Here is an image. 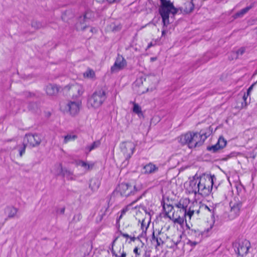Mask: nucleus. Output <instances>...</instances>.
<instances>
[{"label": "nucleus", "instance_id": "nucleus-1", "mask_svg": "<svg viewBox=\"0 0 257 257\" xmlns=\"http://www.w3.org/2000/svg\"><path fill=\"white\" fill-rule=\"evenodd\" d=\"M158 79L155 75H150L145 78L138 79L135 85L138 87L137 91L140 94L152 92L156 88Z\"/></svg>", "mask_w": 257, "mask_h": 257}, {"label": "nucleus", "instance_id": "nucleus-2", "mask_svg": "<svg viewBox=\"0 0 257 257\" xmlns=\"http://www.w3.org/2000/svg\"><path fill=\"white\" fill-rule=\"evenodd\" d=\"M206 139V136L199 133L189 132L181 135L178 141L181 144L187 145L190 148L201 146Z\"/></svg>", "mask_w": 257, "mask_h": 257}, {"label": "nucleus", "instance_id": "nucleus-3", "mask_svg": "<svg viewBox=\"0 0 257 257\" xmlns=\"http://www.w3.org/2000/svg\"><path fill=\"white\" fill-rule=\"evenodd\" d=\"M214 176L204 174L201 176L197 184L198 192L203 196H207L210 193L213 184Z\"/></svg>", "mask_w": 257, "mask_h": 257}, {"label": "nucleus", "instance_id": "nucleus-4", "mask_svg": "<svg viewBox=\"0 0 257 257\" xmlns=\"http://www.w3.org/2000/svg\"><path fill=\"white\" fill-rule=\"evenodd\" d=\"M161 6L160 8V13L162 18L164 25L167 26L169 24V14H176L178 12L177 9L175 8L173 3L170 1L160 0Z\"/></svg>", "mask_w": 257, "mask_h": 257}, {"label": "nucleus", "instance_id": "nucleus-5", "mask_svg": "<svg viewBox=\"0 0 257 257\" xmlns=\"http://www.w3.org/2000/svg\"><path fill=\"white\" fill-rule=\"evenodd\" d=\"M175 208L172 214V219L174 222L180 225L183 224L185 217H187L189 220H190L195 212V210L192 209L191 207H189L187 212L185 209H181L178 207H175ZM196 212L198 214L199 211L197 210Z\"/></svg>", "mask_w": 257, "mask_h": 257}, {"label": "nucleus", "instance_id": "nucleus-6", "mask_svg": "<svg viewBox=\"0 0 257 257\" xmlns=\"http://www.w3.org/2000/svg\"><path fill=\"white\" fill-rule=\"evenodd\" d=\"M104 90L99 89L95 91L88 99L87 107L91 109L99 108L105 100Z\"/></svg>", "mask_w": 257, "mask_h": 257}, {"label": "nucleus", "instance_id": "nucleus-7", "mask_svg": "<svg viewBox=\"0 0 257 257\" xmlns=\"http://www.w3.org/2000/svg\"><path fill=\"white\" fill-rule=\"evenodd\" d=\"M81 106V101L79 99L69 100L61 105V109L64 112L74 116L79 112Z\"/></svg>", "mask_w": 257, "mask_h": 257}, {"label": "nucleus", "instance_id": "nucleus-8", "mask_svg": "<svg viewBox=\"0 0 257 257\" xmlns=\"http://www.w3.org/2000/svg\"><path fill=\"white\" fill-rule=\"evenodd\" d=\"M135 148V144L132 142H125L120 145V149L126 159L131 158Z\"/></svg>", "mask_w": 257, "mask_h": 257}, {"label": "nucleus", "instance_id": "nucleus-9", "mask_svg": "<svg viewBox=\"0 0 257 257\" xmlns=\"http://www.w3.org/2000/svg\"><path fill=\"white\" fill-rule=\"evenodd\" d=\"M136 186H132L126 183L119 185L117 190L121 196H128L138 191Z\"/></svg>", "mask_w": 257, "mask_h": 257}, {"label": "nucleus", "instance_id": "nucleus-10", "mask_svg": "<svg viewBox=\"0 0 257 257\" xmlns=\"http://www.w3.org/2000/svg\"><path fill=\"white\" fill-rule=\"evenodd\" d=\"M65 88L69 91L70 95L75 97L81 96L84 92L83 87L78 84L66 86Z\"/></svg>", "mask_w": 257, "mask_h": 257}, {"label": "nucleus", "instance_id": "nucleus-11", "mask_svg": "<svg viewBox=\"0 0 257 257\" xmlns=\"http://www.w3.org/2000/svg\"><path fill=\"white\" fill-rule=\"evenodd\" d=\"M93 14L91 12H87L83 16L80 17L76 24L75 27L77 31H83L86 28V20L91 18Z\"/></svg>", "mask_w": 257, "mask_h": 257}, {"label": "nucleus", "instance_id": "nucleus-12", "mask_svg": "<svg viewBox=\"0 0 257 257\" xmlns=\"http://www.w3.org/2000/svg\"><path fill=\"white\" fill-rule=\"evenodd\" d=\"M242 205V203L239 200H234L231 201L230 202V206L231 208L230 216L233 218L239 214L240 208Z\"/></svg>", "mask_w": 257, "mask_h": 257}, {"label": "nucleus", "instance_id": "nucleus-13", "mask_svg": "<svg viewBox=\"0 0 257 257\" xmlns=\"http://www.w3.org/2000/svg\"><path fill=\"white\" fill-rule=\"evenodd\" d=\"M126 66V62L122 56L118 55L116 58L114 65L111 67V70L115 73L123 69Z\"/></svg>", "mask_w": 257, "mask_h": 257}, {"label": "nucleus", "instance_id": "nucleus-14", "mask_svg": "<svg viewBox=\"0 0 257 257\" xmlns=\"http://www.w3.org/2000/svg\"><path fill=\"white\" fill-rule=\"evenodd\" d=\"M41 142L40 137L38 135L28 134L24 138V142H27L31 146L39 145Z\"/></svg>", "mask_w": 257, "mask_h": 257}, {"label": "nucleus", "instance_id": "nucleus-15", "mask_svg": "<svg viewBox=\"0 0 257 257\" xmlns=\"http://www.w3.org/2000/svg\"><path fill=\"white\" fill-rule=\"evenodd\" d=\"M53 173L56 176H67L70 174V172L66 168H63L62 164H56L53 169Z\"/></svg>", "mask_w": 257, "mask_h": 257}, {"label": "nucleus", "instance_id": "nucleus-16", "mask_svg": "<svg viewBox=\"0 0 257 257\" xmlns=\"http://www.w3.org/2000/svg\"><path fill=\"white\" fill-rule=\"evenodd\" d=\"M227 142L222 137H220L218 139L217 144L210 147H208L207 149L212 152H216V151L223 149L226 145Z\"/></svg>", "mask_w": 257, "mask_h": 257}, {"label": "nucleus", "instance_id": "nucleus-17", "mask_svg": "<svg viewBox=\"0 0 257 257\" xmlns=\"http://www.w3.org/2000/svg\"><path fill=\"white\" fill-rule=\"evenodd\" d=\"M249 247V242L245 240L238 244L237 247V253L240 256H244L248 252Z\"/></svg>", "mask_w": 257, "mask_h": 257}, {"label": "nucleus", "instance_id": "nucleus-18", "mask_svg": "<svg viewBox=\"0 0 257 257\" xmlns=\"http://www.w3.org/2000/svg\"><path fill=\"white\" fill-rule=\"evenodd\" d=\"M18 209L13 206H9L5 208V213L7 215L6 220L9 219L14 218L17 216Z\"/></svg>", "mask_w": 257, "mask_h": 257}, {"label": "nucleus", "instance_id": "nucleus-19", "mask_svg": "<svg viewBox=\"0 0 257 257\" xmlns=\"http://www.w3.org/2000/svg\"><path fill=\"white\" fill-rule=\"evenodd\" d=\"M194 9V4L192 2H186L178 10H180L183 14H189L191 13Z\"/></svg>", "mask_w": 257, "mask_h": 257}, {"label": "nucleus", "instance_id": "nucleus-20", "mask_svg": "<svg viewBox=\"0 0 257 257\" xmlns=\"http://www.w3.org/2000/svg\"><path fill=\"white\" fill-rule=\"evenodd\" d=\"M58 91L59 88L56 85L49 84L46 87V92L49 95H55L58 93Z\"/></svg>", "mask_w": 257, "mask_h": 257}, {"label": "nucleus", "instance_id": "nucleus-21", "mask_svg": "<svg viewBox=\"0 0 257 257\" xmlns=\"http://www.w3.org/2000/svg\"><path fill=\"white\" fill-rule=\"evenodd\" d=\"M77 165L78 167L80 168L82 170L86 172L91 169H92L93 167V164L88 163L87 162L79 161L77 163Z\"/></svg>", "mask_w": 257, "mask_h": 257}, {"label": "nucleus", "instance_id": "nucleus-22", "mask_svg": "<svg viewBox=\"0 0 257 257\" xmlns=\"http://www.w3.org/2000/svg\"><path fill=\"white\" fill-rule=\"evenodd\" d=\"M158 168L152 163H149L144 167V173L152 174L158 171Z\"/></svg>", "mask_w": 257, "mask_h": 257}, {"label": "nucleus", "instance_id": "nucleus-23", "mask_svg": "<svg viewBox=\"0 0 257 257\" xmlns=\"http://www.w3.org/2000/svg\"><path fill=\"white\" fill-rule=\"evenodd\" d=\"M189 204L190 200L188 198H182L178 203L175 204V206L178 207L181 209H185L187 211V208Z\"/></svg>", "mask_w": 257, "mask_h": 257}, {"label": "nucleus", "instance_id": "nucleus-24", "mask_svg": "<svg viewBox=\"0 0 257 257\" xmlns=\"http://www.w3.org/2000/svg\"><path fill=\"white\" fill-rule=\"evenodd\" d=\"M214 221L213 219H211L209 221H207L203 224L204 229L201 231L202 233H208L213 227Z\"/></svg>", "mask_w": 257, "mask_h": 257}, {"label": "nucleus", "instance_id": "nucleus-25", "mask_svg": "<svg viewBox=\"0 0 257 257\" xmlns=\"http://www.w3.org/2000/svg\"><path fill=\"white\" fill-rule=\"evenodd\" d=\"M133 105L132 111L137 114L139 116L143 115L142 108L140 105L135 102H131Z\"/></svg>", "mask_w": 257, "mask_h": 257}, {"label": "nucleus", "instance_id": "nucleus-26", "mask_svg": "<svg viewBox=\"0 0 257 257\" xmlns=\"http://www.w3.org/2000/svg\"><path fill=\"white\" fill-rule=\"evenodd\" d=\"M83 75L84 78L86 79H94L95 78V73L92 69H87L83 73Z\"/></svg>", "mask_w": 257, "mask_h": 257}, {"label": "nucleus", "instance_id": "nucleus-27", "mask_svg": "<svg viewBox=\"0 0 257 257\" xmlns=\"http://www.w3.org/2000/svg\"><path fill=\"white\" fill-rule=\"evenodd\" d=\"M100 181L98 179H92L90 183V187L91 189L95 191L97 190L100 186Z\"/></svg>", "mask_w": 257, "mask_h": 257}, {"label": "nucleus", "instance_id": "nucleus-28", "mask_svg": "<svg viewBox=\"0 0 257 257\" xmlns=\"http://www.w3.org/2000/svg\"><path fill=\"white\" fill-rule=\"evenodd\" d=\"M250 9H251L250 7H246V8L242 9L241 10H240V11H239L238 12H237V13L235 14V15L234 16V18L235 19H236V18H238L242 17Z\"/></svg>", "mask_w": 257, "mask_h": 257}, {"label": "nucleus", "instance_id": "nucleus-29", "mask_svg": "<svg viewBox=\"0 0 257 257\" xmlns=\"http://www.w3.org/2000/svg\"><path fill=\"white\" fill-rule=\"evenodd\" d=\"M99 145H100V142L99 141L94 142L92 144L90 145L89 146H88L86 148V150L88 152H90V151H92L93 150L98 147V146Z\"/></svg>", "mask_w": 257, "mask_h": 257}, {"label": "nucleus", "instance_id": "nucleus-30", "mask_svg": "<svg viewBox=\"0 0 257 257\" xmlns=\"http://www.w3.org/2000/svg\"><path fill=\"white\" fill-rule=\"evenodd\" d=\"M77 138L76 136L73 135H68L64 137V143H67L71 141H74Z\"/></svg>", "mask_w": 257, "mask_h": 257}, {"label": "nucleus", "instance_id": "nucleus-31", "mask_svg": "<svg viewBox=\"0 0 257 257\" xmlns=\"http://www.w3.org/2000/svg\"><path fill=\"white\" fill-rule=\"evenodd\" d=\"M161 235V234H159V236L155 237L154 234H153V240L156 241L158 246H160L164 243L163 240L160 237Z\"/></svg>", "mask_w": 257, "mask_h": 257}, {"label": "nucleus", "instance_id": "nucleus-32", "mask_svg": "<svg viewBox=\"0 0 257 257\" xmlns=\"http://www.w3.org/2000/svg\"><path fill=\"white\" fill-rule=\"evenodd\" d=\"M134 203L135 202H133L132 203L127 205L125 209H123L122 211V214L124 213V212H125L126 211H129L132 209L134 208L133 205Z\"/></svg>", "mask_w": 257, "mask_h": 257}, {"label": "nucleus", "instance_id": "nucleus-33", "mask_svg": "<svg viewBox=\"0 0 257 257\" xmlns=\"http://www.w3.org/2000/svg\"><path fill=\"white\" fill-rule=\"evenodd\" d=\"M134 251V253L136 255L135 257H138L141 254V250H140V248L138 247V246H136L134 249V251Z\"/></svg>", "mask_w": 257, "mask_h": 257}, {"label": "nucleus", "instance_id": "nucleus-34", "mask_svg": "<svg viewBox=\"0 0 257 257\" xmlns=\"http://www.w3.org/2000/svg\"><path fill=\"white\" fill-rule=\"evenodd\" d=\"M196 183H197V181H196L195 179H193V180L190 181V185L193 186V187H192V191H194V192H196Z\"/></svg>", "mask_w": 257, "mask_h": 257}, {"label": "nucleus", "instance_id": "nucleus-35", "mask_svg": "<svg viewBox=\"0 0 257 257\" xmlns=\"http://www.w3.org/2000/svg\"><path fill=\"white\" fill-rule=\"evenodd\" d=\"M26 145H24L21 148L19 149V154L20 157H22L25 152Z\"/></svg>", "mask_w": 257, "mask_h": 257}, {"label": "nucleus", "instance_id": "nucleus-36", "mask_svg": "<svg viewBox=\"0 0 257 257\" xmlns=\"http://www.w3.org/2000/svg\"><path fill=\"white\" fill-rule=\"evenodd\" d=\"M256 83H254L253 84H252L249 88L248 89H247V92H246V95L247 96H249L250 95V93L251 92V91H252L253 87L254 86V85H255Z\"/></svg>", "mask_w": 257, "mask_h": 257}, {"label": "nucleus", "instance_id": "nucleus-37", "mask_svg": "<svg viewBox=\"0 0 257 257\" xmlns=\"http://www.w3.org/2000/svg\"><path fill=\"white\" fill-rule=\"evenodd\" d=\"M247 96H247L246 95V94H244V95L243 96V100L244 101V104H242V107H246L247 106V103L246 100Z\"/></svg>", "mask_w": 257, "mask_h": 257}, {"label": "nucleus", "instance_id": "nucleus-38", "mask_svg": "<svg viewBox=\"0 0 257 257\" xmlns=\"http://www.w3.org/2000/svg\"><path fill=\"white\" fill-rule=\"evenodd\" d=\"M244 49L243 48H241L237 51V53L238 54L242 55L244 53Z\"/></svg>", "mask_w": 257, "mask_h": 257}, {"label": "nucleus", "instance_id": "nucleus-39", "mask_svg": "<svg viewBox=\"0 0 257 257\" xmlns=\"http://www.w3.org/2000/svg\"><path fill=\"white\" fill-rule=\"evenodd\" d=\"M144 221L143 220L142 221V222L141 223V228H142V231H144L145 230H146L147 228V226H146L145 227H144Z\"/></svg>", "mask_w": 257, "mask_h": 257}, {"label": "nucleus", "instance_id": "nucleus-40", "mask_svg": "<svg viewBox=\"0 0 257 257\" xmlns=\"http://www.w3.org/2000/svg\"><path fill=\"white\" fill-rule=\"evenodd\" d=\"M120 257H125L126 256V253L122 251L121 253L120 252Z\"/></svg>", "mask_w": 257, "mask_h": 257}, {"label": "nucleus", "instance_id": "nucleus-41", "mask_svg": "<svg viewBox=\"0 0 257 257\" xmlns=\"http://www.w3.org/2000/svg\"><path fill=\"white\" fill-rule=\"evenodd\" d=\"M120 29V27L119 26H117L116 28H113L112 29L113 31H117Z\"/></svg>", "mask_w": 257, "mask_h": 257}, {"label": "nucleus", "instance_id": "nucleus-42", "mask_svg": "<svg viewBox=\"0 0 257 257\" xmlns=\"http://www.w3.org/2000/svg\"><path fill=\"white\" fill-rule=\"evenodd\" d=\"M122 235L124 237H129V235L126 233H121Z\"/></svg>", "mask_w": 257, "mask_h": 257}, {"label": "nucleus", "instance_id": "nucleus-43", "mask_svg": "<svg viewBox=\"0 0 257 257\" xmlns=\"http://www.w3.org/2000/svg\"><path fill=\"white\" fill-rule=\"evenodd\" d=\"M153 46V44H152V43L151 42V43H150L148 45V47H147V49H148L150 48L151 46Z\"/></svg>", "mask_w": 257, "mask_h": 257}, {"label": "nucleus", "instance_id": "nucleus-44", "mask_svg": "<svg viewBox=\"0 0 257 257\" xmlns=\"http://www.w3.org/2000/svg\"><path fill=\"white\" fill-rule=\"evenodd\" d=\"M106 1H108L110 3H113L116 1V0H106Z\"/></svg>", "mask_w": 257, "mask_h": 257}, {"label": "nucleus", "instance_id": "nucleus-45", "mask_svg": "<svg viewBox=\"0 0 257 257\" xmlns=\"http://www.w3.org/2000/svg\"><path fill=\"white\" fill-rule=\"evenodd\" d=\"M156 60V58H155V57H152V58H151V61H155Z\"/></svg>", "mask_w": 257, "mask_h": 257}, {"label": "nucleus", "instance_id": "nucleus-46", "mask_svg": "<svg viewBox=\"0 0 257 257\" xmlns=\"http://www.w3.org/2000/svg\"><path fill=\"white\" fill-rule=\"evenodd\" d=\"M165 34H166V31L163 30L162 31V36H165Z\"/></svg>", "mask_w": 257, "mask_h": 257}, {"label": "nucleus", "instance_id": "nucleus-47", "mask_svg": "<svg viewBox=\"0 0 257 257\" xmlns=\"http://www.w3.org/2000/svg\"><path fill=\"white\" fill-rule=\"evenodd\" d=\"M64 210H65V209L64 208H62L61 209V212L62 213H63L64 212Z\"/></svg>", "mask_w": 257, "mask_h": 257}, {"label": "nucleus", "instance_id": "nucleus-48", "mask_svg": "<svg viewBox=\"0 0 257 257\" xmlns=\"http://www.w3.org/2000/svg\"><path fill=\"white\" fill-rule=\"evenodd\" d=\"M96 1L98 2H103L104 1V0H96Z\"/></svg>", "mask_w": 257, "mask_h": 257}, {"label": "nucleus", "instance_id": "nucleus-49", "mask_svg": "<svg viewBox=\"0 0 257 257\" xmlns=\"http://www.w3.org/2000/svg\"><path fill=\"white\" fill-rule=\"evenodd\" d=\"M130 238H131V240H133V241H134V239H135V237H131Z\"/></svg>", "mask_w": 257, "mask_h": 257}, {"label": "nucleus", "instance_id": "nucleus-50", "mask_svg": "<svg viewBox=\"0 0 257 257\" xmlns=\"http://www.w3.org/2000/svg\"><path fill=\"white\" fill-rule=\"evenodd\" d=\"M93 30H94V31H95V29H91L90 30V31H91L92 32H93Z\"/></svg>", "mask_w": 257, "mask_h": 257}, {"label": "nucleus", "instance_id": "nucleus-51", "mask_svg": "<svg viewBox=\"0 0 257 257\" xmlns=\"http://www.w3.org/2000/svg\"><path fill=\"white\" fill-rule=\"evenodd\" d=\"M112 247H113V250H114V249L113 248V247H114V245H112Z\"/></svg>", "mask_w": 257, "mask_h": 257}, {"label": "nucleus", "instance_id": "nucleus-52", "mask_svg": "<svg viewBox=\"0 0 257 257\" xmlns=\"http://www.w3.org/2000/svg\"><path fill=\"white\" fill-rule=\"evenodd\" d=\"M116 256H118V257H119V255L116 254Z\"/></svg>", "mask_w": 257, "mask_h": 257}, {"label": "nucleus", "instance_id": "nucleus-53", "mask_svg": "<svg viewBox=\"0 0 257 257\" xmlns=\"http://www.w3.org/2000/svg\"><path fill=\"white\" fill-rule=\"evenodd\" d=\"M192 2L193 1V0H191Z\"/></svg>", "mask_w": 257, "mask_h": 257}]
</instances>
